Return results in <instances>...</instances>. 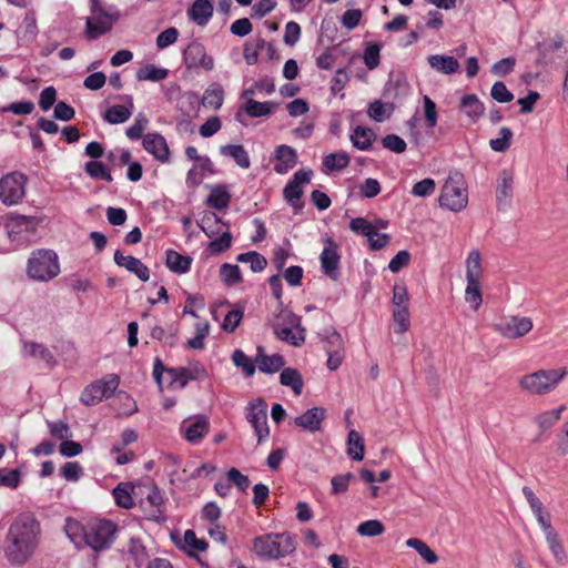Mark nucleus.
I'll return each mask as SVG.
<instances>
[{
	"mask_svg": "<svg viewBox=\"0 0 568 568\" xmlns=\"http://www.w3.org/2000/svg\"><path fill=\"white\" fill-rule=\"evenodd\" d=\"M356 531L358 535L364 537H376L385 531V527L382 521L377 519H371L359 524Z\"/></svg>",
	"mask_w": 568,
	"mask_h": 568,
	"instance_id": "6e6d98bb",
	"label": "nucleus"
},
{
	"mask_svg": "<svg viewBox=\"0 0 568 568\" xmlns=\"http://www.w3.org/2000/svg\"><path fill=\"white\" fill-rule=\"evenodd\" d=\"M468 203L467 190L463 183L453 179L446 181L439 196V205L453 212H459Z\"/></svg>",
	"mask_w": 568,
	"mask_h": 568,
	"instance_id": "9b49d317",
	"label": "nucleus"
},
{
	"mask_svg": "<svg viewBox=\"0 0 568 568\" xmlns=\"http://www.w3.org/2000/svg\"><path fill=\"white\" fill-rule=\"evenodd\" d=\"M28 176L19 171H13L0 178V202L6 206L22 203L26 197Z\"/></svg>",
	"mask_w": 568,
	"mask_h": 568,
	"instance_id": "0eeeda50",
	"label": "nucleus"
},
{
	"mask_svg": "<svg viewBox=\"0 0 568 568\" xmlns=\"http://www.w3.org/2000/svg\"><path fill=\"white\" fill-rule=\"evenodd\" d=\"M349 229L354 233L361 234L367 239L371 237V235H376V226L364 217L352 219Z\"/></svg>",
	"mask_w": 568,
	"mask_h": 568,
	"instance_id": "13d9d810",
	"label": "nucleus"
},
{
	"mask_svg": "<svg viewBox=\"0 0 568 568\" xmlns=\"http://www.w3.org/2000/svg\"><path fill=\"white\" fill-rule=\"evenodd\" d=\"M465 300L467 303L471 304L475 311L479 308L483 302L480 281H467Z\"/></svg>",
	"mask_w": 568,
	"mask_h": 568,
	"instance_id": "603ef678",
	"label": "nucleus"
},
{
	"mask_svg": "<svg viewBox=\"0 0 568 568\" xmlns=\"http://www.w3.org/2000/svg\"><path fill=\"white\" fill-rule=\"evenodd\" d=\"M199 226L209 237H214L226 230L229 224L224 223L214 212H205L199 222Z\"/></svg>",
	"mask_w": 568,
	"mask_h": 568,
	"instance_id": "7c9ffc66",
	"label": "nucleus"
},
{
	"mask_svg": "<svg viewBox=\"0 0 568 568\" xmlns=\"http://www.w3.org/2000/svg\"><path fill=\"white\" fill-rule=\"evenodd\" d=\"M146 501L150 505V510L148 511V519L163 523L166 520V516L164 515V499L163 496L158 488V486H152Z\"/></svg>",
	"mask_w": 568,
	"mask_h": 568,
	"instance_id": "bb28decb",
	"label": "nucleus"
},
{
	"mask_svg": "<svg viewBox=\"0 0 568 568\" xmlns=\"http://www.w3.org/2000/svg\"><path fill=\"white\" fill-rule=\"evenodd\" d=\"M224 102V90L221 85H210L203 93L202 104L205 108L219 110Z\"/></svg>",
	"mask_w": 568,
	"mask_h": 568,
	"instance_id": "e433bc0d",
	"label": "nucleus"
},
{
	"mask_svg": "<svg viewBox=\"0 0 568 568\" xmlns=\"http://www.w3.org/2000/svg\"><path fill=\"white\" fill-rule=\"evenodd\" d=\"M183 62L189 70L214 69V58L206 52L205 47L197 41H192L183 51Z\"/></svg>",
	"mask_w": 568,
	"mask_h": 568,
	"instance_id": "4468645a",
	"label": "nucleus"
},
{
	"mask_svg": "<svg viewBox=\"0 0 568 568\" xmlns=\"http://www.w3.org/2000/svg\"><path fill=\"white\" fill-rule=\"evenodd\" d=\"M301 318L292 312H281L277 322L273 325L274 333L281 341L300 346L304 342L302 334L293 332V327L300 326Z\"/></svg>",
	"mask_w": 568,
	"mask_h": 568,
	"instance_id": "ddd939ff",
	"label": "nucleus"
},
{
	"mask_svg": "<svg viewBox=\"0 0 568 568\" xmlns=\"http://www.w3.org/2000/svg\"><path fill=\"white\" fill-rule=\"evenodd\" d=\"M381 45L378 43H369L364 51V63L369 70H374L379 64Z\"/></svg>",
	"mask_w": 568,
	"mask_h": 568,
	"instance_id": "338daca9",
	"label": "nucleus"
},
{
	"mask_svg": "<svg viewBox=\"0 0 568 568\" xmlns=\"http://www.w3.org/2000/svg\"><path fill=\"white\" fill-rule=\"evenodd\" d=\"M21 483V473L19 469L0 468V486L11 489L19 487Z\"/></svg>",
	"mask_w": 568,
	"mask_h": 568,
	"instance_id": "e2e57ef3",
	"label": "nucleus"
},
{
	"mask_svg": "<svg viewBox=\"0 0 568 568\" xmlns=\"http://www.w3.org/2000/svg\"><path fill=\"white\" fill-rule=\"evenodd\" d=\"M42 542L40 520L31 511L17 515L6 532L2 550L7 561L17 567L28 564Z\"/></svg>",
	"mask_w": 568,
	"mask_h": 568,
	"instance_id": "f257e3e1",
	"label": "nucleus"
},
{
	"mask_svg": "<svg viewBox=\"0 0 568 568\" xmlns=\"http://www.w3.org/2000/svg\"><path fill=\"white\" fill-rule=\"evenodd\" d=\"M565 410H566V405H560L557 408L549 409V410L538 414L534 420L538 425V427L542 432H545V430L551 428L560 419L561 414Z\"/></svg>",
	"mask_w": 568,
	"mask_h": 568,
	"instance_id": "4c0bfd02",
	"label": "nucleus"
},
{
	"mask_svg": "<svg viewBox=\"0 0 568 568\" xmlns=\"http://www.w3.org/2000/svg\"><path fill=\"white\" fill-rule=\"evenodd\" d=\"M408 308H393V321L395 325V333L403 334L410 327Z\"/></svg>",
	"mask_w": 568,
	"mask_h": 568,
	"instance_id": "4d7b16f0",
	"label": "nucleus"
},
{
	"mask_svg": "<svg viewBox=\"0 0 568 568\" xmlns=\"http://www.w3.org/2000/svg\"><path fill=\"white\" fill-rule=\"evenodd\" d=\"M170 377V385L179 384L180 388H184L190 381H204L207 378V372L200 362L191 363L185 367L166 368L162 361L156 357L153 364V378L158 383L160 389H163V374Z\"/></svg>",
	"mask_w": 568,
	"mask_h": 568,
	"instance_id": "20e7f679",
	"label": "nucleus"
},
{
	"mask_svg": "<svg viewBox=\"0 0 568 568\" xmlns=\"http://www.w3.org/2000/svg\"><path fill=\"white\" fill-rule=\"evenodd\" d=\"M213 16V6L210 0H195L189 10V17L199 26L207 24Z\"/></svg>",
	"mask_w": 568,
	"mask_h": 568,
	"instance_id": "2f4dec72",
	"label": "nucleus"
},
{
	"mask_svg": "<svg viewBox=\"0 0 568 568\" xmlns=\"http://www.w3.org/2000/svg\"><path fill=\"white\" fill-rule=\"evenodd\" d=\"M231 202V194L225 185H215L206 199L209 206L216 210H225Z\"/></svg>",
	"mask_w": 568,
	"mask_h": 568,
	"instance_id": "f704fd0d",
	"label": "nucleus"
},
{
	"mask_svg": "<svg viewBox=\"0 0 568 568\" xmlns=\"http://www.w3.org/2000/svg\"><path fill=\"white\" fill-rule=\"evenodd\" d=\"M246 419L254 428L258 444L270 436V428L267 425V404L264 399L257 398L248 403L246 407Z\"/></svg>",
	"mask_w": 568,
	"mask_h": 568,
	"instance_id": "f8f14e48",
	"label": "nucleus"
},
{
	"mask_svg": "<svg viewBox=\"0 0 568 568\" xmlns=\"http://www.w3.org/2000/svg\"><path fill=\"white\" fill-rule=\"evenodd\" d=\"M427 62L432 69L446 75L459 70L458 60L452 55L432 54L427 58Z\"/></svg>",
	"mask_w": 568,
	"mask_h": 568,
	"instance_id": "c756f323",
	"label": "nucleus"
},
{
	"mask_svg": "<svg viewBox=\"0 0 568 568\" xmlns=\"http://www.w3.org/2000/svg\"><path fill=\"white\" fill-rule=\"evenodd\" d=\"M124 100L126 101V105L114 104L105 111L103 119L108 123L121 124L130 119L134 109L133 99L131 95H125Z\"/></svg>",
	"mask_w": 568,
	"mask_h": 568,
	"instance_id": "a878e982",
	"label": "nucleus"
},
{
	"mask_svg": "<svg viewBox=\"0 0 568 568\" xmlns=\"http://www.w3.org/2000/svg\"><path fill=\"white\" fill-rule=\"evenodd\" d=\"M406 546L415 549L427 564H435L438 560V556L435 554V551L418 538L407 539Z\"/></svg>",
	"mask_w": 568,
	"mask_h": 568,
	"instance_id": "09e8293b",
	"label": "nucleus"
},
{
	"mask_svg": "<svg viewBox=\"0 0 568 568\" xmlns=\"http://www.w3.org/2000/svg\"><path fill=\"white\" fill-rule=\"evenodd\" d=\"M119 18L120 12L113 4L91 10V16L87 18L85 22L87 37L89 39H97L109 32Z\"/></svg>",
	"mask_w": 568,
	"mask_h": 568,
	"instance_id": "6e6552de",
	"label": "nucleus"
},
{
	"mask_svg": "<svg viewBox=\"0 0 568 568\" xmlns=\"http://www.w3.org/2000/svg\"><path fill=\"white\" fill-rule=\"evenodd\" d=\"M312 176V170L301 169L294 173L293 178L285 185L283 196L295 210H300L302 207L300 200L303 195V185L310 183Z\"/></svg>",
	"mask_w": 568,
	"mask_h": 568,
	"instance_id": "dca6fc26",
	"label": "nucleus"
},
{
	"mask_svg": "<svg viewBox=\"0 0 568 568\" xmlns=\"http://www.w3.org/2000/svg\"><path fill=\"white\" fill-rule=\"evenodd\" d=\"M566 367L538 369L520 377L519 387L534 396H542L554 392L567 376Z\"/></svg>",
	"mask_w": 568,
	"mask_h": 568,
	"instance_id": "f03ea898",
	"label": "nucleus"
},
{
	"mask_svg": "<svg viewBox=\"0 0 568 568\" xmlns=\"http://www.w3.org/2000/svg\"><path fill=\"white\" fill-rule=\"evenodd\" d=\"M483 274L480 253L471 251L466 260V281H480Z\"/></svg>",
	"mask_w": 568,
	"mask_h": 568,
	"instance_id": "37998d69",
	"label": "nucleus"
},
{
	"mask_svg": "<svg viewBox=\"0 0 568 568\" xmlns=\"http://www.w3.org/2000/svg\"><path fill=\"white\" fill-rule=\"evenodd\" d=\"M165 264L168 268L176 274H185L190 271L192 258L178 253L176 251L169 250L166 252Z\"/></svg>",
	"mask_w": 568,
	"mask_h": 568,
	"instance_id": "473e14b6",
	"label": "nucleus"
},
{
	"mask_svg": "<svg viewBox=\"0 0 568 568\" xmlns=\"http://www.w3.org/2000/svg\"><path fill=\"white\" fill-rule=\"evenodd\" d=\"M210 430V420L205 415H195L182 420L180 432L192 445H197Z\"/></svg>",
	"mask_w": 568,
	"mask_h": 568,
	"instance_id": "a211bd4d",
	"label": "nucleus"
},
{
	"mask_svg": "<svg viewBox=\"0 0 568 568\" xmlns=\"http://www.w3.org/2000/svg\"><path fill=\"white\" fill-rule=\"evenodd\" d=\"M392 110V106H387V104L383 103L381 100H375L369 103L367 113L372 120L383 122L390 116Z\"/></svg>",
	"mask_w": 568,
	"mask_h": 568,
	"instance_id": "864d4df0",
	"label": "nucleus"
},
{
	"mask_svg": "<svg viewBox=\"0 0 568 568\" xmlns=\"http://www.w3.org/2000/svg\"><path fill=\"white\" fill-rule=\"evenodd\" d=\"M513 132L509 128L504 126L499 130V138L491 139L489 146L495 152H505L509 149Z\"/></svg>",
	"mask_w": 568,
	"mask_h": 568,
	"instance_id": "052dcab7",
	"label": "nucleus"
},
{
	"mask_svg": "<svg viewBox=\"0 0 568 568\" xmlns=\"http://www.w3.org/2000/svg\"><path fill=\"white\" fill-rule=\"evenodd\" d=\"M220 153L224 156L232 158L242 169H248L251 160L247 151L241 144H227L220 148Z\"/></svg>",
	"mask_w": 568,
	"mask_h": 568,
	"instance_id": "72a5a7b5",
	"label": "nucleus"
},
{
	"mask_svg": "<svg viewBox=\"0 0 568 568\" xmlns=\"http://www.w3.org/2000/svg\"><path fill=\"white\" fill-rule=\"evenodd\" d=\"M85 172L95 180L112 181V175L108 168L99 161H90L85 164Z\"/></svg>",
	"mask_w": 568,
	"mask_h": 568,
	"instance_id": "5fc2aeb1",
	"label": "nucleus"
},
{
	"mask_svg": "<svg viewBox=\"0 0 568 568\" xmlns=\"http://www.w3.org/2000/svg\"><path fill=\"white\" fill-rule=\"evenodd\" d=\"M144 150L152 154L158 161L168 163L170 161V150L166 140L160 133H148L142 141Z\"/></svg>",
	"mask_w": 568,
	"mask_h": 568,
	"instance_id": "6ab92c4d",
	"label": "nucleus"
},
{
	"mask_svg": "<svg viewBox=\"0 0 568 568\" xmlns=\"http://www.w3.org/2000/svg\"><path fill=\"white\" fill-rule=\"evenodd\" d=\"M364 443L361 434L354 429L349 430L347 436V454L354 460L364 458Z\"/></svg>",
	"mask_w": 568,
	"mask_h": 568,
	"instance_id": "79ce46f5",
	"label": "nucleus"
},
{
	"mask_svg": "<svg viewBox=\"0 0 568 568\" xmlns=\"http://www.w3.org/2000/svg\"><path fill=\"white\" fill-rule=\"evenodd\" d=\"M230 226H226V230L222 231L217 239L213 240L209 244V250L212 254H220L226 251L232 244V235L229 231Z\"/></svg>",
	"mask_w": 568,
	"mask_h": 568,
	"instance_id": "680f3d73",
	"label": "nucleus"
},
{
	"mask_svg": "<svg viewBox=\"0 0 568 568\" xmlns=\"http://www.w3.org/2000/svg\"><path fill=\"white\" fill-rule=\"evenodd\" d=\"M459 109L471 123L477 122L485 112L484 103L475 94L464 95L460 100Z\"/></svg>",
	"mask_w": 568,
	"mask_h": 568,
	"instance_id": "c85d7f7f",
	"label": "nucleus"
},
{
	"mask_svg": "<svg viewBox=\"0 0 568 568\" xmlns=\"http://www.w3.org/2000/svg\"><path fill=\"white\" fill-rule=\"evenodd\" d=\"M64 530L67 536L72 542L79 545L81 541L84 542L85 538V526L75 519L68 518L65 520Z\"/></svg>",
	"mask_w": 568,
	"mask_h": 568,
	"instance_id": "3c124183",
	"label": "nucleus"
},
{
	"mask_svg": "<svg viewBox=\"0 0 568 568\" xmlns=\"http://www.w3.org/2000/svg\"><path fill=\"white\" fill-rule=\"evenodd\" d=\"M183 544L184 545L181 547L184 549L187 548L190 551H204L207 548L206 540L199 539L196 534L191 529L184 532Z\"/></svg>",
	"mask_w": 568,
	"mask_h": 568,
	"instance_id": "69168bd1",
	"label": "nucleus"
},
{
	"mask_svg": "<svg viewBox=\"0 0 568 568\" xmlns=\"http://www.w3.org/2000/svg\"><path fill=\"white\" fill-rule=\"evenodd\" d=\"M326 417V410L323 407H312L302 415L294 418V425L303 430L316 433L322 429V423Z\"/></svg>",
	"mask_w": 568,
	"mask_h": 568,
	"instance_id": "aec40b11",
	"label": "nucleus"
},
{
	"mask_svg": "<svg viewBox=\"0 0 568 568\" xmlns=\"http://www.w3.org/2000/svg\"><path fill=\"white\" fill-rule=\"evenodd\" d=\"M120 378L116 374H109L88 385L80 396V402L85 406L99 404L103 398L110 397L119 387Z\"/></svg>",
	"mask_w": 568,
	"mask_h": 568,
	"instance_id": "1a4fd4ad",
	"label": "nucleus"
},
{
	"mask_svg": "<svg viewBox=\"0 0 568 568\" xmlns=\"http://www.w3.org/2000/svg\"><path fill=\"white\" fill-rule=\"evenodd\" d=\"M282 385L291 387L295 395H301L303 389V378L295 368H284L280 375Z\"/></svg>",
	"mask_w": 568,
	"mask_h": 568,
	"instance_id": "ea45409f",
	"label": "nucleus"
},
{
	"mask_svg": "<svg viewBox=\"0 0 568 568\" xmlns=\"http://www.w3.org/2000/svg\"><path fill=\"white\" fill-rule=\"evenodd\" d=\"M116 534V525L109 519H100L85 525L84 544L94 551L108 549Z\"/></svg>",
	"mask_w": 568,
	"mask_h": 568,
	"instance_id": "423d86ee",
	"label": "nucleus"
},
{
	"mask_svg": "<svg viewBox=\"0 0 568 568\" xmlns=\"http://www.w3.org/2000/svg\"><path fill=\"white\" fill-rule=\"evenodd\" d=\"M232 362L237 368H242L247 377L253 376L256 371L255 359H251L242 349L233 352Z\"/></svg>",
	"mask_w": 568,
	"mask_h": 568,
	"instance_id": "8fccbe9b",
	"label": "nucleus"
},
{
	"mask_svg": "<svg viewBox=\"0 0 568 568\" xmlns=\"http://www.w3.org/2000/svg\"><path fill=\"white\" fill-rule=\"evenodd\" d=\"M169 75V70L165 68H159L154 64H146L139 69L136 73V79L139 81H152L159 82L166 79Z\"/></svg>",
	"mask_w": 568,
	"mask_h": 568,
	"instance_id": "a19ab883",
	"label": "nucleus"
},
{
	"mask_svg": "<svg viewBox=\"0 0 568 568\" xmlns=\"http://www.w3.org/2000/svg\"><path fill=\"white\" fill-rule=\"evenodd\" d=\"M295 539L290 532L265 534L253 540L254 552L267 560L286 557L295 550Z\"/></svg>",
	"mask_w": 568,
	"mask_h": 568,
	"instance_id": "39448f33",
	"label": "nucleus"
},
{
	"mask_svg": "<svg viewBox=\"0 0 568 568\" xmlns=\"http://www.w3.org/2000/svg\"><path fill=\"white\" fill-rule=\"evenodd\" d=\"M131 486L129 484H119L112 491L115 504L124 509H131L134 506L131 496Z\"/></svg>",
	"mask_w": 568,
	"mask_h": 568,
	"instance_id": "de8ad7c7",
	"label": "nucleus"
},
{
	"mask_svg": "<svg viewBox=\"0 0 568 568\" xmlns=\"http://www.w3.org/2000/svg\"><path fill=\"white\" fill-rule=\"evenodd\" d=\"M114 262L118 266L124 267L130 273L135 274L142 282L149 281L150 271L139 258L132 255H124L120 251H115Z\"/></svg>",
	"mask_w": 568,
	"mask_h": 568,
	"instance_id": "4be33fe9",
	"label": "nucleus"
},
{
	"mask_svg": "<svg viewBox=\"0 0 568 568\" xmlns=\"http://www.w3.org/2000/svg\"><path fill=\"white\" fill-rule=\"evenodd\" d=\"M255 363L260 372L265 374H274L282 369L285 365V361L282 355H266L264 353V347L261 345L256 347Z\"/></svg>",
	"mask_w": 568,
	"mask_h": 568,
	"instance_id": "b1692460",
	"label": "nucleus"
},
{
	"mask_svg": "<svg viewBox=\"0 0 568 568\" xmlns=\"http://www.w3.org/2000/svg\"><path fill=\"white\" fill-rule=\"evenodd\" d=\"M16 32L17 37L26 42L36 38L38 33V27L34 12L29 11L26 13Z\"/></svg>",
	"mask_w": 568,
	"mask_h": 568,
	"instance_id": "c9c22d12",
	"label": "nucleus"
},
{
	"mask_svg": "<svg viewBox=\"0 0 568 568\" xmlns=\"http://www.w3.org/2000/svg\"><path fill=\"white\" fill-rule=\"evenodd\" d=\"M254 90L244 89L241 93V99L244 103L237 109L235 120L243 123L242 115L246 114L250 118L267 116L274 113L277 103L273 101L258 102L254 100Z\"/></svg>",
	"mask_w": 568,
	"mask_h": 568,
	"instance_id": "9d476101",
	"label": "nucleus"
},
{
	"mask_svg": "<svg viewBox=\"0 0 568 568\" xmlns=\"http://www.w3.org/2000/svg\"><path fill=\"white\" fill-rule=\"evenodd\" d=\"M321 271L332 281L339 278V262L341 255L338 253V245L329 237L324 241V247L320 255Z\"/></svg>",
	"mask_w": 568,
	"mask_h": 568,
	"instance_id": "f3484780",
	"label": "nucleus"
},
{
	"mask_svg": "<svg viewBox=\"0 0 568 568\" xmlns=\"http://www.w3.org/2000/svg\"><path fill=\"white\" fill-rule=\"evenodd\" d=\"M23 357L34 358L42 362L47 367L52 368L57 365L53 353L43 344L34 342L22 343Z\"/></svg>",
	"mask_w": 568,
	"mask_h": 568,
	"instance_id": "412c9836",
	"label": "nucleus"
},
{
	"mask_svg": "<svg viewBox=\"0 0 568 568\" xmlns=\"http://www.w3.org/2000/svg\"><path fill=\"white\" fill-rule=\"evenodd\" d=\"M27 276L47 283L60 274L59 256L53 250L38 248L31 252L26 267Z\"/></svg>",
	"mask_w": 568,
	"mask_h": 568,
	"instance_id": "7ed1b4c3",
	"label": "nucleus"
},
{
	"mask_svg": "<svg viewBox=\"0 0 568 568\" xmlns=\"http://www.w3.org/2000/svg\"><path fill=\"white\" fill-rule=\"evenodd\" d=\"M532 327V320L527 316H508L495 326L496 331L508 339L520 338L527 335Z\"/></svg>",
	"mask_w": 568,
	"mask_h": 568,
	"instance_id": "2eb2a0df",
	"label": "nucleus"
},
{
	"mask_svg": "<svg viewBox=\"0 0 568 568\" xmlns=\"http://www.w3.org/2000/svg\"><path fill=\"white\" fill-rule=\"evenodd\" d=\"M548 547L558 564L565 565L568 560L566 550L559 539L558 534L554 530L545 535Z\"/></svg>",
	"mask_w": 568,
	"mask_h": 568,
	"instance_id": "c03bdc74",
	"label": "nucleus"
},
{
	"mask_svg": "<svg viewBox=\"0 0 568 568\" xmlns=\"http://www.w3.org/2000/svg\"><path fill=\"white\" fill-rule=\"evenodd\" d=\"M555 447L559 456L568 455V419L560 427L555 442Z\"/></svg>",
	"mask_w": 568,
	"mask_h": 568,
	"instance_id": "774afa93",
	"label": "nucleus"
},
{
	"mask_svg": "<svg viewBox=\"0 0 568 568\" xmlns=\"http://www.w3.org/2000/svg\"><path fill=\"white\" fill-rule=\"evenodd\" d=\"M348 164L349 156L345 152L329 153L323 159V165L328 172L341 171Z\"/></svg>",
	"mask_w": 568,
	"mask_h": 568,
	"instance_id": "a18cd8bd",
	"label": "nucleus"
},
{
	"mask_svg": "<svg viewBox=\"0 0 568 568\" xmlns=\"http://www.w3.org/2000/svg\"><path fill=\"white\" fill-rule=\"evenodd\" d=\"M266 41L263 39L257 40L255 44L245 42L243 47V57L247 65H254L258 61L260 50L266 45Z\"/></svg>",
	"mask_w": 568,
	"mask_h": 568,
	"instance_id": "bf43d9fd",
	"label": "nucleus"
},
{
	"mask_svg": "<svg viewBox=\"0 0 568 568\" xmlns=\"http://www.w3.org/2000/svg\"><path fill=\"white\" fill-rule=\"evenodd\" d=\"M373 139L374 132L369 128L356 126L351 134L353 146L362 151L371 148Z\"/></svg>",
	"mask_w": 568,
	"mask_h": 568,
	"instance_id": "58836bf2",
	"label": "nucleus"
},
{
	"mask_svg": "<svg viewBox=\"0 0 568 568\" xmlns=\"http://www.w3.org/2000/svg\"><path fill=\"white\" fill-rule=\"evenodd\" d=\"M220 277L226 286H234L242 282L240 267L230 263L220 266Z\"/></svg>",
	"mask_w": 568,
	"mask_h": 568,
	"instance_id": "49530a36",
	"label": "nucleus"
},
{
	"mask_svg": "<svg viewBox=\"0 0 568 568\" xmlns=\"http://www.w3.org/2000/svg\"><path fill=\"white\" fill-rule=\"evenodd\" d=\"M149 123L148 118L143 113H139L132 125L126 129V136L131 140H139L143 138V132Z\"/></svg>",
	"mask_w": 568,
	"mask_h": 568,
	"instance_id": "0e129e2a",
	"label": "nucleus"
},
{
	"mask_svg": "<svg viewBox=\"0 0 568 568\" xmlns=\"http://www.w3.org/2000/svg\"><path fill=\"white\" fill-rule=\"evenodd\" d=\"M36 225L37 222L34 217L17 215L7 224L6 233L12 242L19 241L22 232H33Z\"/></svg>",
	"mask_w": 568,
	"mask_h": 568,
	"instance_id": "393cba45",
	"label": "nucleus"
},
{
	"mask_svg": "<svg viewBox=\"0 0 568 568\" xmlns=\"http://www.w3.org/2000/svg\"><path fill=\"white\" fill-rule=\"evenodd\" d=\"M297 164V153L290 145H278L275 149L274 171L278 174H286Z\"/></svg>",
	"mask_w": 568,
	"mask_h": 568,
	"instance_id": "5701e85b",
	"label": "nucleus"
},
{
	"mask_svg": "<svg viewBox=\"0 0 568 568\" xmlns=\"http://www.w3.org/2000/svg\"><path fill=\"white\" fill-rule=\"evenodd\" d=\"M514 178L507 172L503 171L497 181L496 197L499 207H507L513 197Z\"/></svg>",
	"mask_w": 568,
	"mask_h": 568,
	"instance_id": "cd10ccee",
	"label": "nucleus"
}]
</instances>
